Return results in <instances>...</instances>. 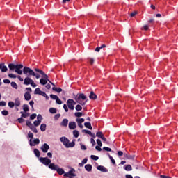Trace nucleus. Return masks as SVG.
<instances>
[{
  "instance_id": "obj_1",
  "label": "nucleus",
  "mask_w": 178,
  "mask_h": 178,
  "mask_svg": "<svg viewBox=\"0 0 178 178\" xmlns=\"http://www.w3.org/2000/svg\"><path fill=\"white\" fill-rule=\"evenodd\" d=\"M74 99L77 104H79L80 105H82L83 106H86V104H87V96L84 95L83 93H78L75 95Z\"/></svg>"
},
{
  "instance_id": "obj_2",
  "label": "nucleus",
  "mask_w": 178,
  "mask_h": 178,
  "mask_svg": "<svg viewBox=\"0 0 178 178\" xmlns=\"http://www.w3.org/2000/svg\"><path fill=\"white\" fill-rule=\"evenodd\" d=\"M22 73H24L25 76H33L35 79H40L41 77V75L38 73H35L33 69L26 66L24 67Z\"/></svg>"
},
{
  "instance_id": "obj_3",
  "label": "nucleus",
  "mask_w": 178,
  "mask_h": 178,
  "mask_svg": "<svg viewBox=\"0 0 178 178\" xmlns=\"http://www.w3.org/2000/svg\"><path fill=\"white\" fill-rule=\"evenodd\" d=\"M60 142L63 143V145H65V148H73L74 145H76V140H74L72 142L70 143V140L67 138L63 136L60 138Z\"/></svg>"
},
{
  "instance_id": "obj_4",
  "label": "nucleus",
  "mask_w": 178,
  "mask_h": 178,
  "mask_svg": "<svg viewBox=\"0 0 178 178\" xmlns=\"http://www.w3.org/2000/svg\"><path fill=\"white\" fill-rule=\"evenodd\" d=\"M39 161L41 163L45 165V166H49L51 162H52L48 157H40Z\"/></svg>"
},
{
  "instance_id": "obj_5",
  "label": "nucleus",
  "mask_w": 178,
  "mask_h": 178,
  "mask_svg": "<svg viewBox=\"0 0 178 178\" xmlns=\"http://www.w3.org/2000/svg\"><path fill=\"white\" fill-rule=\"evenodd\" d=\"M22 69H24V66L22 64H16L15 65V73H17V74H23V70Z\"/></svg>"
},
{
  "instance_id": "obj_6",
  "label": "nucleus",
  "mask_w": 178,
  "mask_h": 178,
  "mask_svg": "<svg viewBox=\"0 0 178 178\" xmlns=\"http://www.w3.org/2000/svg\"><path fill=\"white\" fill-rule=\"evenodd\" d=\"M44 78H41L40 79V83L42 86H46V84H47L48 81H49V79H48V75H47V74H45L44 75H43Z\"/></svg>"
},
{
  "instance_id": "obj_7",
  "label": "nucleus",
  "mask_w": 178,
  "mask_h": 178,
  "mask_svg": "<svg viewBox=\"0 0 178 178\" xmlns=\"http://www.w3.org/2000/svg\"><path fill=\"white\" fill-rule=\"evenodd\" d=\"M38 144H40L39 138L34 139L33 141L31 139L29 140L30 147H35V145H38Z\"/></svg>"
},
{
  "instance_id": "obj_8",
  "label": "nucleus",
  "mask_w": 178,
  "mask_h": 178,
  "mask_svg": "<svg viewBox=\"0 0 178 178\" xmlns=\"http://www.w3.org/2000/svg\"><path fill=\"white\" fill-rule=\"evenodd\" d=\"M41 151L44 152V154H47L48 152V150L49 149V145L47 143H44L41 147H40Z\"/></svg>"
},
{
  "instance_id": "obj_9",
  "label": "nucleus",
  "mask_w": 178,
  "mask_h": 178,
  "mask_svg": "<svg viewBox=\"0 0 178 178\" xmlns=\"http://www.w3.org/2000/svg\"><path fill=\"white\" fill-rule=\"evenodd\" d=\"M48 166L49 169H51V170H54L56 172V170H58V168H59V165H56L54 163H51Z\"/></svg>"
},
{
  "instance_id": "obj_10",
  "label": "nucleus",
  "mask_w": 178,
  "mask_h": 178,
  "mask_svg": "<svg viewBox=\"0 0 178 178\" xmlns=\"http://www.w3.org/2000/svg\"><path fill=\"white\" fill-rule=\"evenodd\" d=\"M70 130H74L77 127V124L75 122H70L68 124Z\"/></svg>"
},
{
  "instance_id": "obj_11",
  "label": "nucleus",
  "mask_w": 178,
  "mask_h": 178,
  "mask_svg": "<svg viewBox=\"0 0 178 178\" xmlns=\"http://www.w3.org/2000/svg\"><path fill=\"white\" fill-rule=\"evenodd\" d=\"M0 70H1L2 73H6V72L8 71V67L5 65V63H0Z\"/></svg>"
},
{
  "instance_id": "obj_12",
  "label": "nucleus",
  "mask_w": 178,
  "mask_h": 178,
  "mask_svg": "<svg viewBox=\"0 0 178 178\" xmlns=\"http://www.w3.org/2000/svg\"><path fill=\"white\" fill-rule=\"evenodd\" d=\"M82 133H85L86 134H88L89 136H90L92 137V138H93V140L96 137L95 134H92L90 131L87 130V129L82 130Z\"/></svg>"
},
{
  "instance_id": "obj_13",
  "label": "nucleus",
  "mask_w": 178,
  "mask_h": 178,
  "mask_svg": "<svg viewBox=\"0 0 178 178\" xmlns=\"http://www.w3.org/2000/svg\"><path fill=\"white\" fill-rule=\"evenodd\" d=\"M97 170H99L100 172H102L103 173L108 172V170L106 168H105L104 165H98L97 167Z\"/></svg>"
},
{
  "instance_id": "obj_14",
  "label": "nucleus",
  "mask_w": 178,
  "mask_h": 178,
  "mask_svg": "<svg viewBox=\"0 0 178 178\" xmlns=\"http://www.w3.org/2000/svg\"><path fill=\"white\" fill-rule=\"evenodd\" d=\"M33 81V79H31V78L27 76L24 79V83L23 84H24L25 86H29L30 84H31V81Z\"/></svg>"
},
{
  "instance_id": "obj_15",
  "label": "nucleus",
  "mask_w": 178,
  "mask_h": 178,
  "mask_svg": "<svg viewBox=\"0 0 178 178\" xmlns=\"http://www.w3.org/2000/svg\"><path fill=\"white\" fill-rule=\"evenodd\" d=\"M124 156L125 159H130L131 161H134V158H136L135 155H130L127 153H124Z\"/></svg>"
},
{
  "instance_id": "obj_16",
  "label": "nucleus",
  "mask_w": 178,
  "mask_h": 178,
  "mask_svg": "<svg viewBox=\"0 0 178 178\" xmlns=\"http://www.w3.org/2000/svg\"><path fill=\"white\" fill-rule=\"evenodd\" d=\"M67 124H69V120H67V118L63 119L60 124L63 127H67Z\"/></svg>"
},
{
  "instance_id": "obj_17",
  "label": "nucleus",
  "mask_w": 178,
  "mask_h": 178,
  "mask_svg": "<svg viewBox=\"0 0 178 178\" xmlns=\"http://www.w3.org/2000/svg\"><path fill=\"white\" fill-rule=\"evenodd\" d=\"M67 106L68 107V109H70V111H74V106L69 99L67 101Z\"/></svg>"
},
{
  "instance_id": "obj_18",
  "label": "nucleus",
  "mask_w": 178,
  "mask_h": 178,
  "mask_svg": "<svg viewBox=\"0 0 178 178\" xmlns=\"http://www.w3.org/2000/svg\"><path fill=\"white\" fill-rule=\"evenodd\" d=\"M24 97L25 101H30L31 99V95L29 92H25Z\"/></svg>"
},
{
  "instance_id": "obj_19",
  "label": "nucleus",
  "mask_w": 178,
  "mask_h": 178,
  "mask_svg": "<svg viewBox=\"0 0 178 178\" xmlns=\"http://www.w3.org/2000/svg\"><path fill=\"white\" fill-rule=\"evenodd\" d=\"M34 94L35 95H42V94H44V92L42 91L41 89H40V88H37L34 91Z\"/></svg>"
},
{
  "instance_id": "obj_20",
  "label": "nucleus",
  "mask_w": 178,
  "mask_h": 178,
  "mask_svg": "<svg viewBox=\"0 0 178 178\" xmlns=\"http://www.w3.org/2000/svg\"><path fill=\"white\" fill-rule=\"evenodd\" d=\"M89 98L90 99H97V98H98V97L97 96V95L94 92V91H91L90 92V95H89Z\"/></svg>"
},
{
  "instance_id": "obj_21",
  "label": "nucleus",
  "mask_w": 178,
  "mask_h": 178,
  "mask_svg": "<svg viewBox=\"0 0 178 178\" xmlns=\"http://www.w3.org/2000/svg\"><path fill=\"white\" fill-rule=\"evenodd\" d=\"M8 69L11 71V72H15V70H16V65L13 64V63H10L8 64Z\"/></svg>"
},
{
  "instance_id": "obj_22",
  "label": "nucleus",
  "mask_w": 178,
  "mask_h": 178,
  "mask_svg": "<svg viewBox=\"0 0 178 178\" xmlns=\"http://www.w3.org/2000/svg\"><path fill=\"white\" fill-rule=\"evenodd\" d=\"M85 169L86 172H91L92 170V165L91 164H86Z\"/></svg>"
},
{
  "instance_id": "obj_23",
  "label": "nucleus",
  "mask_w": 178,
  "mask_h": 178,
  "mask_svg": "<svg viewBox=\"0 0 178 178\" xmlns=\"http://www.w3.org/2000/svg\"><path fill=\"white\" fill-rule=\"evenodd\" d=\"M56 172H57V173L60 175H65V170H63V168H58L57 170H56Z\"/></svg>"
},
{
  "instance_id": "obj_24",
  "label": "nucleus",
  "mask_w": 178,
  "mask_h": 178,
  "mask_svg": "<svg viewBox=\"0 0 178 178\" xmlns=\"http://www.w3.org/2000/svg\"><path fill=\"white\" fill-rule=\"evenodd\" d=\"M33 153L37 158H40V156H41V152L38 149H34Z\"/></svg>"
},
{
  "instance_id": "obj_25",
  "label": "nucleus",
  "mask_w": 178,
  "mask_h": 178,
  "mask_svg": "<svg viewBox=\"0 0 178 178\" xmlns=\"http://www.w3.org/2000/svg\"><path fill=\"white\" fill-rule=\"evenodd\" d=\"M84 126L85 127H86V129H89V130H92V126H91V122H85Z\"/></svg>"
},
{
  "instance_id": "obj_26",
  "label": "nucleus",
  "mask_w": 178,
  "mask_h": 178,
  "mask_svg": "<svg viewBox=\"0 0 178 178\" xmlns=\"http://www.w3.org/2000/svg\"><path fill=\"white\" fill-rule=\"evenodd\" d=\"M34 70L37 73H39L40 74H41V76H44L46 74L45 72H44V71H42V70H40L39 68H34Z\"/></svg>"
},
{
  "instance_id": "obj_27",
  "label": "nucleus",
  "mask_w": 178,
  "mask_h": 178,
  "mask_svg": "<svg viewBox=\"0 0 178 178\" xmlns=\"http://www.w3.org/2000/svg\"><path fill=\"white\" fill-rule=\"evenodd\" d=\"M124 169L127 170V172H130V170H133V168L131 167V165L128 164L124 167Z\"/></svg>"
},
{
  "instance_id": "obj_28",
  "label": "nucleus",
  "mask_w": 178,
  "mask_h": 178,
  "mask_svg": "<svg viewBox=\"0 0 178 178\" xmlns=\"http://www.w3.org/2000/svg\"><path fill=\"white\" fill-rule=\"evenodd\" d=\"M107 155H108L110 161H111V163H113V165H116V161L114 160L113 157L112 156H111V154H109V153H107Z\"/></svg>"
},
{
  "instance_id": "obj_29",
  "label": "nucleus",
  "mask_w": 178,
  "mask_h": 178,
  "mask_svg": "<svg viewBox=\"0 0 178 178\" xmlns=\"http://www.w3.org/2000/svg\"><path fill=\"white\" fill-rule=\"evenodd\" d=\"M52 90H53V91H56V92H58V93L62 92V91H63L62 88H56V87H53Z\"/></svg>"
},
{
  "instance_id": "obj_30",
  "label": "nucleus",
  "mask_w": 178,
  "mask_h": 178,
  "mask_svg": "<svg viewBox=\"0 0 178 178\" xmlns=\"http://www.w3.org/2000/svg\"><path fill=\"white\" fill-rule=\"evenodd\" d=\"M79 135H80V134L79 133V131H77V130L73 131V136H74V137H75V138H79Z\"/></svg>"
},
{
  "instance_id": "obj_31",
  "label": "nucleus",
  "mask_w": 178,
  "mask_h": 178,
  "mask_svg": "<svg viewBox=\"0 0 178 178\" xmlns=\"http://www.w3.org/2000/svg\"><path fill=\"white\" fill-rule=\"evenodd\" d=\"M40 124H41V120H35L33 122V126H35L36 127L40 126Z\"/></svg>"
},
{
  "instance_id": "obj_32",
  "label": "nucleus",
  "mask_w": 178,
  "mask_h": 178,
  "mask_svg": "<svg viewBox=\"0 0 178 178\" xmlns=\"http://www.w3.org/2000/svg\"><path fill=\"white\" fill-rule=\"evenodd\" d=\"M40 130H41V131H45V130H47V124H42L40 125Z\"/></svg>"
},
{
  "instance_id": "obj_33",
  "label": "nucleus",
  "mask_w": 178,
  "mask_h": 178,
  "mask_svg": "<svg viewBox=\"0 0 178 178\" xmlns=\"http://www.w3.org/2000/svg\"><path fill=\"white\" fill-rule=\"evenodd\" d=\"M103 151H106L107 152H114L113 151H112V149H111V147H103Z\"/></svg>"
},
{
  "instance_id": "obj_34",
  "label": "nucleus",
  "mask_w": 178,
  "mask_h": 178,
  "mask_svg": "<svg viewBox=\"0 0 178 178\" xmlns=\"http://www.w3.org/2000/svg\"><path fill=\"white\" fill-rule=\"evenodd\" d=\"M14 104H15V106H19L20 105V99H19V97H17L15 99Z\"/></svg>"
},
{
  "instance_id": "obj_35",
  "label": "nucleus",
  "mask_w": 178,
  "mask_h": 178,
  "mask_svg": "<svg viewBox=\"0 0 178 178\" xmlns=\"http://www.w3.org/2000/svg\"><path fill=\"white\" fill-rule=\"evenodd\" d=\"M26 126L28 127H29V129H31V128L33 127L34 124H33V123H31V121L26 120Z\"/></svg>"
},
{
  "instance_id": "obj_36",
  "label": "nucleus",
  "mask_w": 178,
  "mask_h": 178,
  "mask_svg": "<svg viewBox=\"0 0 178 178\" xmlns=\"http://www.w3.org/2000/svg\"><path fill=\"white\" fill-rule=\"evenodd\" d=\"M21 116H22V118H28V116H30V113H23V111H21Z\"/></svg>"
},
{
  "instance_id": "obj_37",
  "label": "nucleus",
  "mask_w": 178,
  "mask_h": 178,
  "mask_svg": "<svg viewBox=\"0 0 178 178\" xmlns=\"http://www.w3.org/2000/svg\"><path fill=\"white\" fill-rule=\"evenodd\" d=\"M23 111H24V112H29V105H27V104H24V105H23Z\"/></svg>"
},
{
  "instance_id": "obj_38",
  "label": "nucleus",
  "mask_w": 178,
  "mask_h": 178,
  "mask_svg": "<svg viewBox=\"0 0 178 178\" xmlns=\"http://www.w3.org/2000/svg\"><path fill=\"white\" fill-rule=\"evenodd\" d=\"M84 118H76V122L79 124H82V123H84Z\"/></svg>"
},
{
  "instance_id": "obj_39",
  "label": "nucleus",
  "mask_w": 178,
  "mask_h": 178,
  "mask_svg": "<svg viewBox=\"0 0 178 178\" xmlns=\"http://www.w3.org/2000/svg\"><path fill=\"white\" fill-rule=\"evenodd\" d=\"M10 84H11V87H13V88L17 90L18 86H17V83H16V82L13 81L10 83Z\"/></svg>"
},
{
  "instance_id": "obj_40",
  "label": "nucleus",
  "mask_w": 178,
  "mask_h": 178,
  "mask_svg": "<svg viewBox=\"0 0 178 178\" xmlns=\"http://www.w3.org/2000/svg\"><path fill=\"white\" fill-rule=\"evenodd\" d=\"M49 112H50V113L55 114L56 113L57 110L55 108H50Z\"/></svg>"
},
{
  "instance_id": "obj_41",
  "label": "nucleus",
  "mask_w": 178,
  "mask_h": 178,
  "mask_svg": "<svg viewBox=\"0 0 178 178\" xmlns=\"http://www.w3.org/2000/svg\"><path fill=\"white\" fill-rule=\"evenodd\" d=\"M104 136V134H102V131H98L96 134V137H98L99 138H101Z\"/></svg>"
},
{
  "instance_id": "obj_42",
  "label": "nucleus",
  "mask_w": 178,
  "mask_h": 178,
  "mask_svg": "<svg viewBox=\"0 0 178 178\" xmlns=\"http://www.w3.org/2000/svg\"><path fill=\"white\" fill-rule=\"evenodd\" d=\"M74 116H76V118H81V116H83V113H81V112H76L74 113Z\"/></svg>"
},
{
  "instance_id": "obj_43",
  "label": "nucleus",
  "mask_w": 178,
  "mask_h": 178,
  "mask_svg": "<svg viewBox=\"0 0 178 178\" xmlns=\"http://www.w3.org/2000/svg\"><path fill=\"white\" fill-rule=\"evenodd\" d=\"M50 98L51 99H54L55 101H56L58 99V97L56 95L51 94V95H50Z\"/></svg>"
},
{
  "instance_id": "obj_44",
  "label": "nucleus",
  "mask_w": 178,
  "mask_h": 178,
  "mask_svg": "<svg viewBox=\"0 0 178 178\" xmlns=\"http://www.w3.org/2000/svg\"><path fill=\"white\" fill-rule=\"evenodd\" d=\"M1 115H3V116H8V115H9V111L6 110H3L1 111Z\"/></svg>"
},
{
  "instance_id": "obj_45",
  "label": "nucleus",
  "mask_w": 178,
  "mask_h": 178,
  "mask_svg": "<svg viewBox=\"0 0 178 178\" xmlns=\"http://www.w3.org/2000/svg\"><path fill=\"white\" fill-rule=\"evenodd\" d=\"M75 109L77 111H80L83 109V107L81 106V105L78 104V105L76 106Z\"/></svg>"
},
{
  "instance_id": "obj_46",
  "label": "nucleus",
  "mask_w": 178,
  "mask_h": 178,
  "mask_svg": "<svg viewBox=\"0 0 178 178\" xmlns=\"http://www.w3.org/2000/svg\"><path fill=\"white\" fill-rule=\"evenodd\" d=\"M90 158L93 161H98V159H99V157H98V156H95V155H91Z\"/></svg>"
},
{
  "instance_id": "obj_47",
  "label": "nucleus",
  "mask_w": 178,
  "mask_h": 178,
  "mask_svg": "<svg viewBox=\"0 0 178 178\" xmlns=\"http://www.w3.org/2000/svg\"><path fill=\"white\" fill-rule=\"evenodd\" d=\"M28 138H31V140H33V138H34V134L29 131L28 134Z\"/></svg>"
},
{
  "instance_id": "obj_48",
  "label": "nucleus",
  "mask_w": 178,
  "mask_h": 178,
  "mask_svg": "<svg viewBox=\"0 0 178 178\" xmlns=\"http://www.w3.org/2000/svg\"><path fill=\"white\" fill-rule=\"evenodd\" d=\"M8 106H9V108H15V102H8Z\"/></svg>"
},
{
  "instance_id": "obj_49",
  "label": "nucleus",
  "mask_w": 178,
  "mask_h": 178,
  "mask_svg": "<svg viewBox=\"0 0 178 178\" xmlns=\"http://www.w3.org/2000/svg\"><path fill=\"white\" fill-rule=\"evenodd\" d=\"M36 118H37V114L33 113V114L31 115L30 120H34V119H35Z\"/></svg>"
},
{
  "instance_id": "obj_50",
  "label": "nucleus",
  "mask_w": 178,
  "mask_h": 178,
  "mask_svg": "<svg viewBox=\"0 0 178 178\" xmlns=\"http://www.w3.org/2000/svg\"><path fill=\"white\" fill-rule=\"evenodd\" d=\"M42 97H44V98H46V101H48V99H49V96H48V95H47L45 92L42 93Z\"/></svg>"
},
{
  "instance_id": "obj_51",
  "label": "nucleus",
  "mask_w": 178,
  "mask_h": 178,
  "mask_svg": "<svg viewBox=\"0 0 178 178\" xmlns=\"http://www.w3.org/2000/svg\"><path fill=\"white\" fill-rule=\"evenodd\" d=\"M17 122L18 123H23V122H24V119L23 118V117H22V115L17 119Z\"/></svg>"
},
{
  "instance_id": "obj_52",
  "label": "nucleus",
  "mask_w": 178,
  "mask_h": 178,
  "mask_svg": "<svg viewBox=\"0 0 178 178\" xmlns=\"http://www.w3.org/2000/svg\"><path fill=\"white\" fill-rule=\"evenodd\" d=\"M31 131L33 132V133H35V134H37V133H38V131L37 130V128H35V127H32L31 128Z\"/></svg>"
},
{
  "instance_id": "obj_53",
  "label": "nucleus",
  "mask_w": 178,
  "mask_h": 178,
  "mask_svg": "<svg viewBox=\"0 0 178 178\" xmlns=\"http://www.w3.org/2000/svg\"><path fill=\"white\" fill-rule=\"evenodd\" d=\"M8 77L10 79H16V77H17V76L13 74H8Z\"/></svg>"
},
{
  "instance_id": "obj_54",
  "label": "nucleus",
  "mask_w": 178,
  "mask_h": 178,
  "mask_svg": "<svg viewBox=\"0 0 178 178\" xmlns=\"http://www.w3.org/2000/svg\"><path fill=\"white\" fill-rule=\"evenodd\" d=\"M97 146L102 147V142L99 139H97Z\"/></svg>"
},
{
  "instance_id": "obj_55",
  "label": "nucleus",
  "mask_w": 178,
  "mask_h": 178,
  "mask_svg": "<svg viewBox=\"0 0 178 178\" xmlns=\"http://www.w3.org/2000/svg\"><path fill=\"white\" fill-rule=\"evenodd\" d=\"M56 103L58 104V105H62V100H60V99H59V97H58L56 100Z\"/></svg>"
},
{
  "instance_id": "obj_56",
  "label": "nucleus",
  "mask_w": 178,
  "mask_h": 178,
  "mask_svg": "<svg viewBox=\"0 0 178 178\" xmlns=\"http://www.w3.org/2000/svg\"><path fill=\"white\" fill-rule=\"evenodd\" d=\"M63 109L65 110V112H69V107L67 106V105L64 104Z\"/></svg>"
},
{
  "instance_id": "obj_57",
  "label": "nucleus",
  "mask_w": 178,
  "mask_h": 178,
  "mask_svg": "<svg viewBox=\"0 0 178 178\" xmlns=\"http://www.w3.org/2000/svg\"><path fill=\"white\" fill-rule=\"evenodd\" d=\"M81 149H82V151H86L87 150V147H86L85 145L81 144Z\"/></svg>"
},
{
  "instance_id": "obj_58",
  "label": "nucleus",
  "mask_w": 178,
  "mask_h": 178,
  "mask_svg": "<svg viewBox=\"0 0 178 178\" xmlns=\"http://www.w3.org/2000/svg\"><path fill=\"white\" fill-rule=\"evenodd\" d=\"M3 81L4 84H10V80H9L8 79H3Z\"/></svg>"
},
{
  "instance_id": "obj_59",
  "label": "nucleus",
  "mask_w": 178,
  "mask_h": 178,
  "mask_svg": "<svg viewBox=\"0 0 178 178\" xmlns=\"http://www.w3.org/2000/svg\"><path fill=\"white\" fill-rule=\"evenodd\" d=\"M60 118V114H56L54 115V120H58Z\"/></svg>"
},
{
  "instance_id": "obj_60",
  "label": "nucleus",
  "mask_w": 178,
  "mask_h": 178,
  "mask_svg": "<svg viewBox=\"0 0 178 178\" xmlns=\"http://www.w3.org/2000/svg\"><path fill=\"white\" fill-rule=\"evenodd\" d=\"M0 106H6V102L5 101L0 102Z\"/></svg>"
},
{
  "instance_id": "obj_61",
  "label": "nucleus",
  "mask_w": 178,
  "mask_h": 178,
  "mask_svg": "<svg viewBox=\"0 0 178 178\" xmlns=\"http://www.w3.org/2000/svg\"><path fill=\"white\" fill-rule=\"evenodd\" d=\"M101 147H102V146H98V145H97V146H95V149H96L97 151L101 152V151H102V149L101 148Z\"/></svg>"
},
{
  "instance_id": "obj_62",
  "label": "nucleus",
  "mask_w": 178,
  "mask_h": 178,
  "mask_svg": "<svg viewBox=\"0 0 178 178\" xmlns=\"http://www.w3.org/2000/svg\"><path fill=\"white\" fill-rule=\"evenodd\" d=\"M31 87H33L34 88H35V87H37V84H35L34 83L33 80H32V81L31 82Z\"/></svg>"
},
{
  "instance_id": "obj_63",
  "label": "nucleus",
  "mask_w": 178,
  "mask_h": 178,
  "mask_svg": "<svg viewBox=\"0 0 178 178\" xmlns=\"http://www.w3.org/2000/svg\"><path fill=\"white\" fill-rule=\"evenodd\" d=\"M90 143H91L92 147H94V145H95V144H96L95 140H94V138L90 139Z\"/></svg>"
},
{
  "instance_id": "obj_64",
  "label": "nucleus",
  "mask_w": 178,
  "mask_h": 178,
  "mask_svg": "<svg viewBox=\"0 0 178 178\" xmlns=\"http://www.w3.org/2000/svg\"><path fill=\"white\" fill-rule=\"evenodd\" d=\"M160 178H170V177L166 175H160Z\"/></svg>"
}]
</instances>
